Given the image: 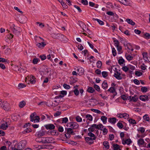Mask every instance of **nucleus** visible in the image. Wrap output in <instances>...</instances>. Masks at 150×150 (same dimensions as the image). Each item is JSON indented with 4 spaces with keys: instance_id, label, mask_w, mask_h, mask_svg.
Wrapping results in <instances>:
<instances>
[{
    "instance_id": "1",
    "label": "nucleus",
    "mask_w": 150,
    "mask_h": 150,
    "mask_svg": "<svg viewBox=\"0 0 150 150\" xmlns=\"http://www.w3.org/2000/svg\"><path fill=\"white\" fill-rule=\"evenodd\" d=\"M11 30L13 33L17 35H18L20 34L21 31V28L18 27H16L14 24H12L10 27Z\"/></svg>"
},
{
    "instance_id": "2",
    "label": "nucleus",
    "mask_w": 150,
    "mask_h": 150,
    "mask_svg": "<svg viewBox=\"0 0 150 150\" xmlns=\"http://www.w3.org/2000/svg\"><path fill=\"white\" fill-rule=\"evenodd\" d=\"M53 140V138L51 137H43L39 142H42L44 144L49 143L52 142Z\"/></svg>"
},
{
    "instance_id": "3",
    "label": "nucleus",
    "mask_w": 150,
    "mask_h": 150,
    "mask_svg": "<svg viewBox=\"0 0 150 150\" xmlns=\"http://www.w3.org/2000/svg\"><path fill=\"white\" fill-rule=\"evenodd\" d=\"M27 143V141L26 140H22L18 143L17 148L19 150L23 149Z\"/></svg>"
},
{
    "instance_id": "4",
    "label": "nucleus",
    "mask_w": 150,
    "mask_h": 150,
    "mask_svg": "<svg viewBox=\"0 0 150 150\" xmlns=\"http://www.w3.org/2000/svg\"><path fill=\"white\" fill-rule=\"evenodd\" d=\"M35 38H37V39L40 42L38 43L37 44V46L38 47H44L46 45V42H44V41L43 39L41 38L40 37H38L37 36H36L35 37Z\"/></svg>"
},
{
    "instance_id": "5",
    "label": "nucleus",
    "mask_w": 150,
    "mask_h": 150,
    "mask_svg": "<svg viewBox=\"0 0 150 150\" xmlns=\"http://www.w3.org/2000/svg\"><path fill=\"white\" fill-rule=\"evenodd\" d=\"M35 113H33L30 115V121L32 122L34 121V122H39L40 121V118L39 116H35Z\"/></svg>"
},
{
    "instance_id": "6",
    "label": "nucleus",
    "mask_w": 150,
    "mask_h": 150,
    "mask_svg": "<svg viewBox=\"0 0 150 150\" xmlns=\"http://www.w3.org/2000/svg\"><path fill=\"white\" fill-rule=\"evenodd\" d=\"M69 126L71 128L74 129H76L79 127V125L76 122H72L69 123Z\"/></svg>"
},
{
    "instance_id": "7",
    "label": "nucleus",
    "mask_w": 150,
    "mask_h": 150,
    "mask_svg": "<svg viewBox=\"0 0 150 150\" xmlns=\"http://www.w3.org/2000/svg\"><path fill=\"white\" fill-rule=\"evenodd\" d=\"M1 108L5 110L8 111L10 109L9 104L7 101H5L4 102L3 106Z\"/></svg>"
},
{
    "instance_id": "8",
    "label": "nucleus",
    "mask_w": 150,
    "mask_h": 150,
    "mask_svg": "<svg viewBox=\"0 0 150 150\" xmlns=\"http://www.w3.org/2000/svg\"><path fill=\"white\" fill-rule=\"evenodd\" d=\"M35 77L34 76H28L27 77L25 78V81L27 80H28L30 81V83H34L35 82Z\"/></svg>"
},
{
    "instance_id": "9",
    "label": "nucleus",
    "mask_w": 150,
    "mask_h": 150,
    "mask_svg": "<svg viewBox=\"0 0 150 150\" xmlns=\"http://www.w3.org/2000/svg\"><path fill=\"white\" fill-rule=\"evenodd\" d=\"M52 35L53 38L56 39H61V38H63L65 37L63 35L60 33H58L57 34H53Z\"/></svg>"
},
{
    "instance_id": "10",
    "label": "nucleus",
    "mask_w": 150,
    "mask_h": 150,
    "mask_svg": "<svg viewBox=\"0 0 150 150\" xmlns=\"http://www.w3.org/2000/svg\"><path fill=\"white\" fill-rule=\"evenodd\" d=\"M8 127L7 122H4L2 123H0V129L3 130H6Z\"/></svg>"
},
{
    "instance_id": "11",
    "label": "nucleus",
    "mask_w": 150,
    "mask_h": 150,
    "mask_svg": "<svg viewBox=\"0 0 150 150\" xmlns=\"http://www.w3.org/2000/svg\"><path fill=\"white\" fill-rule=\"evenodd\" d=\"M77 70L79 72L78 73V74L80 76H81L84 73V69L82 67H77Z\"/></svg>"
},
{
    "instance_id": "12",
    "label": "nucleus",
    "mask_w": 150,
    "mask_h": 150,
    "mask_svg": "<svg viewBox=\"0 0 150 150\" xmlns=\"http://www.w3.org/2000/svg\"><path fill=\"white\" fill-rule=\"evenodd\" d=\"M139 99L141 100L145 101L149 100V98L146 95H141L139 96Z\"/></svg>"
},
{
    "instance_id": "13",
    "label": "nucleus",
    "mask_w": 150,
    "mask_h": 150,
    "mask_svg": "<svg viewBox=\"0 0 150 150\" xmlns=\"http://www.w3.org/2000/svg\"><path fill=\"white\" fill-rule=\"evenodd\" d=\"M45 127L47 129H53L55 127V126L52 124L47 125L45 126Z\"/></svg>"
},
{
    "instance_id": "14",
    "label": "nucleus",
    "mask_w": 150,
    "mask_h": 150,
    "mask_svg": "<svg viewBox=\"0 0 150 150\" xmlns=\"http://www.w3.org/2000/svg\"><path fill=\"white\" fill-rule=\"evenodd\" d=\"M132 141L131 139H129L126 140L123 139L122 141V143L124 145L125 144L129 145L132 143Z\"/></svg>"
},
{
    "instance_id": "15",
    "label": "nucleus",
    "mask_w": 150,
    "mask_h": 150,
    "mask_svg": "<svg viewBox=\"0 0 150 150\" xmlns=\"http://www.w3.org/2000/svg\"><path fill=\"white\" fill-rule=\"evenodd\" d=\"M60 93L62 94L56 96L55 98H62L63 97L64 95H66L67 94V92L66 91H62L60 92Z\"/></svg>"
},
{
    "instance_id": "16",
    "label": "nucleus",
    "mask_w": 150,
    "mask_h": 150,
    "mask_svg": "<svg viewBox=\"0 0 150 150\" xmlns=\"http://www.w3.org/2000/svg\"><path fill=\"white\" fill-rule=\"evenodd\" d=\"M129 99L130 101L135 102L137 101L138 98L136 95H135L133 96H130L129 97Z\"/></svg>"
},
{
    "instance_id": "17",
    "label": "nucleus",
    "mask_w": 150,
    "mask_h": 150,
    "mask_svg": "<svg viewBox=\"0 0 150 150\" xmlns=\"http://www.w3.org/2000/svg\"><path fill=\"white\" fill-rule=\"evenodd\" d=\"M45 132L42 131H40L36 133V135L38 137H40L44 135Z\"/></svg>"
},
{
    "instance_id": "18",
    "label": "nucleus",
    "mask_w": 150,
    "mask_h": 150,
    "mask_svg": "<svg viewBox=\"0 0 150 150\" xmlns=\"http://www.w3.org/2000/svg\"><path fill=\"white\" fill-rule=\"evenodd\" d=\"M114 76L117 79H121L122 77L120 76V74L118 71L116 72L114 74Z\"/></svg>"
},
{
    "instance_id": "19",
    "label": "nucleus",
    "mask_w": 150,
    "mask_h": 150,
    "mask_svg": "<svg viewBox=\"0 0 150 150\" xmlns=\"http://www.w3.org/2000/svg\"><path fill=\"white\" fill-rule=\"evenodd\" d=\"M117 121V119L115 117H110L108 119V121L112 124H115Z\"/></svg>"
},
{
    "instance_id": "20",
    "label": "nucleus",
    "mask_w": 150,
    "mask_h": 150,
    "mask_svg": "<svg viewBox=\"0 0 150 150\" xmlns=\"http://www.w3.org/2000/svg\"><path fill=\"white\" fill-rule=\"evenodd\" d=\"M67 132L72 135H74L75 134V133L74 132L73 130L71 128H68L67 129Z\"/></svg>"
},
{
    "instance_id": "21",
    "label": "nucleus",
    "mask_w": 150,
    "mask_h": 150,
    "mask_svg": "<svg viewBox=\"0 0 150 150\" xmlns=\"http://www.w3.org/2000/svg\"><path fill=\"white\" fill-rule=\"evenodd\" d=\"M79 26L83 30V31H84V28H86V25L84 24V23H83L82 21H80L79 22Z\"/></svg>"
},
{
    "instance_id": "22",
    "label": "nucleus",
    "mask_w": 150,
    "mask_h": 150,
    "mask_svg": "<svg viewBox=\"0 0 150 150\" xmlns=\"http://www.w3.org/2000/svg\"><path fill=\"white\" fill-rule=\"evenodd\" d=\"M103 145L104 146L105 148L107 150L110 147V145L109 142L107 141H104L103 143Z\"/></svg>"
},
{
    "instance_id": "23",
    "label": "nucleus",
    "mask_w": 150,
    "mask_h": 150,
    "mask_svg": "<svg viewBox=\"0 0 150 150\" xmlns=\"http://www.w3.org/2000/svg\"><path fill=\"white\" fill-rule=\"evenodd\" d=\"M144 143L145 142L144 140L142 138H140L137 141V143L139 146L144 144Z\"/></svg>"
},
{
    "instance_id": "24",
    "label": "nucleus",
    "mask_w": 150,
    "mask_h": 150,
    "mask_svg": "<svg viewBox=\"0 0 150 150\" xmlns=\"http://www.w3.org/2000/svg\"><path fill=\"white\" fill-rule=\"evenodd\" d=\"M102 88L105 89L106 90L107 89L108 87V84L106 81H103L102 85Z\"/></svg>"
},
{
    "instance_id": "25",
    "label": "nucleus",
    "mask_w": 150,
    "mask_h": 150,
    "mask_svg": "<svg viewBox=\"0 0 150 150\" xmlns=\"http://www.w3.org/2000/svg\"><path fill=\"white\" fill-rule=\"evenodd\" d=\"M120 3L124 5H128L129 4L128 0H118Z\"/></svg>"
},
{
    "instance_id": "26",
    "label": "nucleus",
    "mask_w": 150,
    "mask_h": 150,
    "mask_svg": "<svg viewBox=\"0 0 150 150\" xmlns=\"http://www.w3.org/2000/svg\"><path fill=\"white\" fill-rule=\"evenodd\" d=\"M126 21L128 24L132 25H134L135 24V23L130 19L127 18L126 19Z\"/></svg>"
},
{
    "instance_id": "27",
    "label": "nucleus",
    "mask_w": 150,
    "mask_h": 150,
    "mask_svg": "<svg viewBox=\"0 0 150 150\" xmlns=\"http://www.w3.org/2000/svg\"><path fill=\"white\" fill-rule=\"evenodd\" d=\"M26 104V103L24 100H22L20 102L19 106L20 108H23Z\"/></svg>"
},
{
    "instance_id": "28",
    "label": "nucleus",
    "mask_w": 150,
    "mask_h": 150,
    "mask_svg": "<svg viewBox=\"0 0 150 150\" xmlns=\"http://www.w3.org/2000/svg\"><path fill=\"white\" fill-rule=\"evenodd\" d=\"M107 91L111 93H116L114 87H111Z\"/></svg>"
},
{
    "instance_id": "29",
    "label": "nucleus",
    "mask_w": 150,
    "mask_h": 150,
    "mask_svg": "<svg viewBox=\"0 0 150 150\" xmlns=\"http://www.w3.org/2000/svg\"><path fill=\"white\" fill-rule=\"evenodd\" d=\"M88 136H90L91 138L93 140H95L96 139V137L95 134L91 132H89L88 133Z\"/></svg>"
},
{
    "instance_id": "30",
    "label": "nucleus",
    "mask_w": 150,
    "mask_h": 150,
    "mask_svg": "<svg viewBox=\"0 0 150 150\" xmlns=\"http://www.w3.org/2000/svg\"><path fill=\"white\" fill-rule=\"evenodd\" d=\"M143 58L145 61H147L148 60L147 54L146 52H144L142 53Z\"/></svg>"
},
{
    "instance_id": "31",
    "label": "nucleus",
    "mask_w": 150,
    "mask_h": 150,
    "mask_svg": "<svg viewBox=\"0 0 150 150\" xmlns=\"http://www.w3.org/2000/svg\"><path fill=\"white\" fill-rule=\"evenodd\" d=\"M107 117L105 116H102L100 118L101 120L104 124H105L107 122Z\"/></svg>"
},
{
    "instance_id": "32",
    "label": "nucleus",
    "mask_w": 150,
    "mask_h": 150,
    "mask_svg": "<svg viewBox=\"0 0 150 150\" xmlns=\"http://www.w3.org/2000/svg\"><path fill=\"white\" fill-rule=\"evenodd\" d=\"M59 103L56 100H55L54 101V102L51 103L50 102V105H51L52 107H54L58 105Z\"/></svg>"
},
{
    "instance_id": "33",
    "label": "nucleus",
    "mask_w": 150,
    "mask_h": 150,
    "mask_svg": "<svg viewBox=\"0 0 150 150\" xmlns=\"http://www.w3.org/2000/svg\"><path fill=\"white\" fill-rule=\"evenodd\" d=\"M113 40L115 46L116 47H119V42L118 41L114 38L113 39Z\"/></svg>"
},
{
    "instance_id": "34",
    "label": "nucleus",
    "mask_w": 150,
    "mask_h": 150,
    "mask_svg": "<svg viewBox=\"0 0 150 150\" xmlns=\"http://www.w3.org/2000/svg\"><path fill=\"white\" fill-rule=\"evenodd\" d=\"M93 20L94 21H97L98 23L99 24L101 25H103L104 24L103 21L98 19L93 18Z\"/></svg>"
},
{
    "instance_id": "35",
    "label": "nucleus",
    "mask_w": 150,
    "mask_h": 150,
    "mask_svg": "<svg viewBox=\"0 0 150 150\" xmlns=\"http://www.w3.org/2000/svg\"><path fill=\"white\" fill-rule=\"evenodd\" d=\"M113 147L114 150H121L120 149V146L117 144H113Z\"/></svg>"
},
{
    "instance_id": "36",
    "label": "nucleus",
    "mask_w": 150,
    "mask_h": 150,
    "mask_svg": "<svg viewBox=\"0 0 150 150\" xmlns=\"http://www.w3.org/2000/svg\"><path fill=\"white\" fill-rule=\"evenodd\" d=\"M87 91L90 93H93L95 91L94 89L92 87H89L87 90Z\"/></svg>"
},
{
    "instance_id": "37",
    "label": "nucleus",
    "mask_w": 150,
    "mask_h": 150,
    "mask_svg": "<svg viewBox=\"0 0 150 150\" xmlns=\"http://www.w3.org/2000/svg\"><path fill=\"white\" fill-rule=\"evenodd\" d=\"M104 127L103 125L101 124H100L98 125H97L96 127V129H100L102 131V129L101 128H103Z\"/></svg>"
},
{
    "instance_id": "38",
    "label": "nucleus",
    "mask_w": 150,
    "mask_h": 150,
    "mask_svg": "<svg viewBox=\"0 0 150 150\" xmlns=\"http://www.w3.org/2000/svg\"><path fill=\"white\" fill-rule=\"evenodd\" d=\"M31 131L32 129L30 128H28L24 130L23 133L24 134H25L30 132Z\"/></svg>"
},
{
    "instance_id": "39",
    "label": "nucleus",
    "mask_w": 150,
    "mask_h": 150,
    "mask_svg": "<svg viewBox=\"0 0 150 150\" xmlns=\"http://www.w3.org/2000/svg\"><path fill=\"white\" fill-rule=\"evenodd\" d=\"M117 127L120 129L122 128L123 127V124L121 122V121H119L117 124Z\"/></svg>"
},
{
    "instance_id": "40",
    "label": "nucleus",
    "mask_w": 150,
    "mask_h": 150,
    "mask_svg": "<svg viewBox=\"0 0 150 150\" xmlns=\"http://www.w3.org/2000/svg\"><path fill=\"white\" fill-rule=\"evenodd\" d=\"M26 85L23 83H20L18 84V87L19 89H21L25 87Z\"/></svg>"
},
{
    "instance_id": "41",
    "label": "nucleus",
    "mask_w": 150,
    "mask_h": 150,
    "mask_svg": "<svg viewBox=\"0 0 150 150\" xmlns=\"http://www.w3.org/2000/svg\"><path fill=\"white\" fill-rule=\"evenodd\" d=\"M124 45L125 47H129V46H133L132 44L128 43L127 42H125L124 43Z\"/></svg>"
},
{
    "instance_id": "42",
    "label": "nucleus",
    "mask_w": 150,
    "mask_h": 150,
    "mask_svg": "<svg viewBox=\"0 0 150 150\" xmlns=\"http://www.w3.org/2000/svg\"><path fill=\"white\" fill-rule=\"evenodd\" d=\"M94 88H95L96 91L98 92H100V87L96 84H95L94 85Z\"/></svg>"
},
{
    "instance_id": "43",
    "label": "nucleus",
    "mask_w": 150,
    "mask_h": 150,
    "mask_svg": "<svg viewBox=\"0 0 150 150\" xmlns=\"http://www.w3.org/2000/svg\"><path fill=\"white\" fill-rule=\"evenodd\" d=\"M143 119L144 120L147 121H149V117L148 115H145L143 117Z\"/></svg>"
},
{
    "instance_id": "44",
    "label": "nucleus",
    "mask_w": 150,
    "mask_h": 150,
    "mask_svg": "<svg viewBox=\"0 0 150 150\" xmlns=\"http://www.w3.org/2000/svg\"><path fill=\"white\" fill-rule=\"evenodd\" d=\"M102 65V63L100 61H98L97 63V67L98 68H100Z\"/></svg>"
},
{
    "instance_id": "45",
    "label": "nucleus",
    "mask_w": 150,
    "mask_h": 150,
    "mask_svg": "<svg viewBox=\"0 0 150 150\" xmlns=\"http://www.w3.org/2000/svg\"><path fill=\"white\" fill-rule=\"evenodd\" d=\"M86 117L90 121H91L93 120V117L91 115L87 114L86 116Z\"/></svg>"
},
{
    "instance_id": "46",
    "label": "nucleus",
    "mask_w": 150,
    "mask_h": 150,
    "mask_svg": "<svg viewBox=\"0 0 150 150\" xmlns=\"http://www.w3.org/2000/svg\"><path fill=\"white\" fill-rule=\"evenodd\" d=\"M139 131H140L142 134L145 131V129L143 127H140L139 129H138Z\"/></svg>"
},
{
    "instance_id": "47",
    "label": "nucleus",
    "mask_w": 150,
    "mask_h": 150,
    "mask_svg": "<svg viewBox=\"0 0 150 150\" xmlns=\"http://www.w3.org/2000/svg\"><path fill=\"white\" fill-rule=\"evenodd\" d=\"M129 122L130 124H136V122L135 120H133L132 119H130L129 120Z\"/></svg>"
},
{
    "instance_id": "48",
    "label": "nucleus",
    "mask_w": 150,
    "mask_h": 150,
    "mask_svg": "<svg viewBox=\"0 0 150 150\" xmlns=\"http://www.w3.org/2000/svg\"><path fill=\"white\" fill-rule=\"evenodd\" d=\"M123 118L126 119L129 117V115L126 113H122Z\"/></svg>"
},
{
    "instance_id": "49",
    "label": "nucleus",
    "mask_w": 150,
    "mask_h": 150,
    "mask_svg": "<svg viewBox=\"0 0 150 150\" xmlns=\"http://www.w3.org/2000/svg\"><path fill=\"white\" fill-rule=\"evenodd\" d=\"M141 91L142 92H146L147 91L148 89L146 87H142L141 88Z\"/></svg>"
},
{
    "instance_id": "50",
    "label": "nucleus",
    "mask_w": 150,
    "mask_h": 150,
    "mask_svg": "<svg viewBox=\"0 0 150 150\" xmlns=\"http://www.w3.org/2000/svg\"><path fill=\"white\" fill-rule=\"evenodd\" d=\"M135 75L137 76H139L142 75V73L139 71H136L135 72Z\"/></svg>"
},
{
    "instance_id": "51",
    "label": "nucleus",
    "mask_w": 150,
    "mask_h": 150,
    "mask_svg": "<svg viewBox=\"0 0 150 150\" xmlns=\"http://www.w3.org/2000/svg\"><path fill=\"white\" fill-rule=\"evenodd\" d=\"M112 53L114 56H115L117 54L116 51L114 47L112 49Z\"/></svg>"
},
{
    "instance_id": "52",
    "label": "nucleus",
    "mask_w": 150,
    "mask_h": 150,
    "mask_svg": "<svg viewBox=\"0 0 150 150\" xmlns=\"http://www.w3.org/2000/svg\"><path fill=\"white\" fill-rule=\"evenodd\" d=\"M76 121L79 122H81L82 121V119L79 116H77L76 117Z\"/></svg>"
},
{
    "instance_id": "53",
    "label": "nucleus",
    "mask_w": 150,
    "mask_h": 150,
    "mask_svg": "<svg viewBox=\"0 0 150 150\" xmlns=\"http://www.w3.org/2000/svg\"><path fill=\"white\" fill-rule=\"evenodd\" d=\"M102 74L103 76L105 78L108 75V73L106 71H103L102 72Z\"/></svg>"
},
{
    "instance_id": "54",
    "label": "nucleus",
    "mask_w": 150,
    "mask_h": 150,
    "mask_svg": "<svg viewBox=\"0 0 150 150\" xmlns=\"http://www.w3.org/2000/svg\"><path fill=\"white\" fill-rule=\"evenodd\" d=\"M126 58L128 61L132 60L133 58V57L130 55H127L126 56Z\"/></svg>"
},
{
    "instance_id": "55",
    "label": "nucleus",
    "mask_w": 150,
    "mask_h": 150,
    "mask_svg": "<svg viewBox=\"0 0 150 150\" xmlns=\"http://www.w3.org/2000/svg\"><path fill=\"white\" fill-rule=\"evenodd\" d=\"M102 131H103V134L104 135H105L108 132L107 129L105 128H104L103 130H102Z\"/></svg>"
},
{
    "instance_id": "56",
    "label": "nucleus",
    "mask_w": 150,
    "mask_h": 150,
    "mask_svg": "<svg viewBox=\"0 0 150 150\" xmlns=\"http://www.w3.org/2000/svg\"><path fill=\"white\" fill-rule=\"evenodd\" d=\"M118 61L119 64H120L121 65L123 64L124 63V62L125 61L122 58L119 59Z\"/></svg>"
},
{
    "instance_id": "57",
    "label": "nucleus",
    "mask_w": 150,
    "mask_h": 150,
    "mask_svg": "<svg viewBox=\"0 0 150 150\" xmlns=\"http://www.w3.org/2000/svg\"><path fill=\"white\" fill-rule=\"evenodd\" d=\"M62 6V7L65 8H68V6L66 5V4L63 2V1L62 2V3H60Z\"/></svg>"
},
{
    "instance_id": "58",
    "label": "nucleus",
    "mask_w": 150,
    "mask_h": 150,
    "mask_svg": "<svg viewBox=\"0 0 150 150\" xmlns=\"http://www.w3.org/2000/svg\"><path fill=\"white\" fill-rule=\"evenodd\" d=\"M39 61V59L38 58H34L33 60V63L34 64H37Z\"/></svg>"
},
{
    "instance_id": "59",
    "label": "nucleus",
    "mask_w": 150,
    "mask_h": 150,
    "mask_svg": "<svg viewBox=\"0 0 150 150\" xmlns=\"http://www.w3.org/2000/svg\"><path fill=\"white\" fill-rule=\"evenodd\" d=\"M150 35L149 33H146L144 34V38L146 39H148L150 38Z\"/></svg>"
},
{
    "instance_id": "60",
    "label": "nucleus",
    "mask_w": 150,
    "mask_h": 150,
    "mask_svg": "<svg viewBox=\"0 0 150 150\" xmlns=\"http://www.w3.org/2000/svg\"><path fill=\"white\" fill-rule=\"evenodd\" d=\"M63 87L66 89H69L70 88V86L69 85L66 84H64Z\"/></svg>"
},
{
    "instance_id": "61",
    "label": "nucleus",
    "mask_w": 150,
    "mask_h": 150,
    "mask_svg": "<svg viewBox=\"0 0 150 150\" xmlns=\"http://www.w3.org/2000/svg\"><path fill=\"white\" fill-rule=\"evenodd\" d=\"M22 18L24 20H20V22L22 23H25L26 22V18L25 17L23 16L22 17Z\"/></svg>"
},
{
    "instance_id": "62",
    "label": "nucleus",
    "mask_w": 150,
    "mask_h": 150,
    "mask_svg": "<svg viewBox=\"0 0 150 150\" xmlns=\"http://www.w3.org/2000/svg\"><path fill=\"white\" fill-rule=\"evenodd\" d=\"M50 69L46 68L45 70V71L44 72V74H47L50 72Z\"/></svg>"
},
{
    "instance_id": "63",
    "label": "nucleus",
    "mask_w": 150,
    "mask_h": 150,
    "mask_svg": "<svg viewBox=\"0 0 150 150\" xmlns=\"http://www.w3.org/2000/svg\"><path fill=\"white\" fill-rule=\"evenodd\" d=\"M18 71L20 73H24L25 72V71L24 69L21 68L19 69L18 70Z\"/></svg>"
},
{
    "instance_id": "64",
    "label": "nucleus",
    "mask_w": 150,
    "mask_h": 150,
    "mask_svg": "<svg viewBox=\"0 0 150 150\" xmlns=\"http://www.w3.org/2000/svg\"><path fill=\"white\" fill-rule=\"evenodd\" d=\"M68 121V119L67 117H64L62 118V122L66 123Z\"/></svg>"
}]
</instances>
